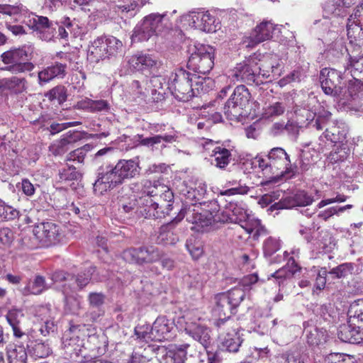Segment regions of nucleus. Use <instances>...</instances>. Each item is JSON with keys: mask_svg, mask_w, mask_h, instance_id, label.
<instances>
[{"mask_svg": "<svg viewBox=\"0 0 363 363\" xmlns=\"http://www.w3.org/2000/svg\"><path fill=\"white\" fill-rule=\"evenodd\" d=\"M140 174L139 164L134 160H120L116 165L100 167L93 184L96 194L102 195Z\"/></svg>", "mask_w": 363, "mask_h": 363, "instance_id": "nucleus-1", "label": "nucleus"}, {"mask_svg": "<svg viewBox=\"0 0 363 363\" xmlns=\"http://www.w3.org/2000/svg\"><path fill=\"white\" fill-rule=\"evenodd\" d=\"M214 86V82L209 77L201 78L180 68L172 73L168 83L169 90L179 101H188L195 95V90L199 93L208 91Z\"/></svg>", "mask_w": 363, "mask_h": 363, "instance_id": "nucleus-2", "label": "nucleus"}, {"mask_svg": "<svg viewBox=\"0 0 363 363\" xmlns=\"http://www.w3.org/2000/svg\"><path fill=\"white\" fill-rule=\"evenodd\" d=\"M260 172L265 178L261 182L262 186L278 182L281 177L291 172L289 155L281 147L271 149L266 157H256Z\"/></svg>", "mask_w": 363, "mask_h": 363, "instance_id": "nucleus-3", "label": "nucleus"}, {"mask_svg": "<svg viewBox=\"0 0 363 363\" xmlns=\"http://www.w3.org/2000/svg\"><path fill=\"white\" fill-rule=\"evenodd\" d=\"M24 23L45 41H50L55 37L68 41L69 38H72V21L68 17H65L59 23L50 21L45 16L29 13L25 18Z\"/></svg>", "mask_w": 363, "mask_h": 363, "instance_id": "nucleus-4", "label": "nucleus"}, {"mask_svg": "<svg viewBox=\"0 0 363 363\" xmlns=\"http://www.w3.org/2000/svg\"><path fill=\"white\" fill-rule=\"evenodd\" d=\"M120 206L125 213H134L137 216L145 218L157 219L164 217L168 213L163 209V205L160 204L154 196L149 194H143V187L141 196L133 195L129 201L122 199Z\"/></svg>", "mask_w": 363, "mask_h": 363, "instance_id": "nucleus-5", "label": "nucleus"}, {"mask_svg": "<svg viewBox=\"0 0 363 363\" xmlns=\"http://www.w3.org/2000/svg\"><path fill=\"white\" fill-rule=\"evenodd\" d=\"M245 297V291L240 287H235L227 292L220 293L214 296L213 313L219 317L218 326L225 325L235 310Z\"/></svg>", "mask_w": 363, "mask_h": 363, "instance_id": "nucleus-6", "label": "nucleus"}, {"mask_svg": "<svg viewBox=\"0 0 363 363\" xmlns=\"http://www.w3.org/2000/svg\"><path fill=\"white\" fill-rule=\"evenodd\" d=\"M33 51L34 48L32 44H25L4 52L1 57L2 62L7 66L1 69L14 74L33 70L34 65L28 61L31 59Z\"/></svg>", "mask_w": 363, "mask_h": 363, "instance_id": "nucleus-7", "label": "nucleus"}, {"mask_svg": "<svg viewBox=\"0 0 363 363\" xmlns=\"http://www.w3.org/2000/svg\"><path fill=\"white\" fill-rule=\"evenodd\" d=\"M123 48L122 42L113 36H100L90 42L88 48L87 60L91 63L115 57Z\"/></svg>", "mask_w": 363, "mask_h": 363, "instance_id": "nucleus-8", "label": "nucleus"}, {"mask_svg": "<svg viewBox=\"0 0 363 363\" xmlns=\"http://www.w3.org/2000/svg\"><path fill=\"white\" fill-rule=\"evenodd\" d=\"M33 233L30 243L28 244L32 249L55 245L63 238L60 227L52 222H42L35 225Z\"/></svg>", "mask_w": 363, "mask_h": 363, "instance_id": "nucleus-9", "label": "nucleus"}, {"mask_svg": "<svg viewBox=\"0 0 363 363\" xmlns=\"http://www.w3.org/2000/svg\"><path fill=\"white\" fill-rule=\"evenodd\" d=\"M187 62L189 69L202 74L210 72L214 65V50L211 46L198 44L189 48Z\"/></svg>", "mask_w": 363, "mask_h": 363, "instance_id": "nucleus-10", "label": "nucleus"}, {"mask_svg": "<svg viewBox=\"0 0 363 363\" xmlns=\"http://www.w3.org/2000/svg\"><path fill=\"white\" fill-rule=\"evenodd\" d=\"M250 98V93L245 86H238L223 107L226 117L229 120L235 121L244 116Z\"/></svg>", "mask_w": 363, "mask_h": 363, "instance_id": "nucleus-11", "label": "nucleus"}, {"mask_svg": "<svg viewBox=\"0 0 363 363\" xmlns=\"http://www.w3.org/2000/svg\"><path fill=\"white\" fill-rule=\"evenodd\" d=\"M185 333L194 340L199 342L204 349L211 344V330L206 325L200 322V318L193 316L191 313H187L179 321Z\"/></svg>", "mask_w": 363, "mask_h": 363, "instance_id": "nucleus-12", "label": "nucleus"}, {"mask_svg": "<svg viewBox=\"0 0 363 363\" xmlns=\"http://www.w3.org/2000/svg\"><path fill=\"white\" fill-rule=\"evenodd\" d=\"M258 59L253 55L237 64L236 67L231 71L229 77L233 81L244 82L249 84L258 86L261 81L257 79Z\"/></svg>", "mask_w": 363, "mask_h": 363, "instance_id": "nucleus-13", "label": "nucleus"}, {"mask_svg": "<svg viewBox=\"0 0 363 363\" xmlns=\"http://www.w3.org/2000/svg\"><path fill=\"white\" fill-rule=\"evenodd\" d=\"M122 257L128 262L143 264L160 260L162 252L156 247L143 246L127 249L123 252Z\"/></svg>", "mask_w": 363, "mask_h": 363, "instance_id": "nucleus-14", "label": "nucleus"}, {"mask_svg": "<svg viewBox=\"0 0 363 363\" xmlns=\"http://www.w3.org/2000/svg\"><path fill=\"white\" fill-rule=\"evenodd\" d=\"M191 28L206 33H213L220 27L219 22L208 11H192L184 16Z\"/></svg>", "mask_w": 363, "mask_h": 363, "instance_id": "nucleus-15", "label": "nucleus"}, {"mask_svg": "<svg viewBox=\"0 0 363 363\" xmlns=\"http://www.w3.org/2000/svg\"><path fill=\"white\" fill-rule=\"evenodd\" d=\"M320 81L325 94L339 99L343 87L341 85L342 77L339 72L335 69L325 68L320 72Z\"/></svg>", "mask_w": 363, "mask_h": 363, "instance_id": "nucleus-16", "label": "nucleus"}, {"mask_svg": "<svg viewBox=\"0 0 363 363\" xmlns=\"http://www.w3.org/2000/svg\"><path fill=\"white\" fill-rule=\"evenodd\" d=\"M191 206L194 207L193 209L189 206L187 209L181 210L179 213L182 212L184 217L186 216V220L194 225L191 227L192 230L203 232L214 222L212 215L206 211H203L199 207L196 208L195 204Z\"/></svg>", "mask_w": 363, "mask_h": 363, "instance_id": "nucleus-17", "label": "nucleus"}, {"mask_svg": "<svg viewBox=\"0 0 363 363\" xmlns=\"http://www.w3.org/2000/svg\"><path fill=\"white\" fill-rule=\"evenodd\" d=\"M277 26L270 21H263L252 31L249 36L244 38L242 44L246 48H252L259 43L269 40Z\"/></svg>", "mask_w": 363, "mask_h": 363, "instance_id": "nucleus-18", "label": "nucleus"}, {"mask_svg": "<svg viewBox=\"0 0 363 363\" xmlns=\"http://www.w3.org/2000/svg\"><path fill=\"white\" fill-rule=\"evenodd\" d=\"M158 63L157 57L143 52L135 54L130 56L128 60L129 69L142 73L150 72L157 67Z\"/></svg>", "mask_w": 363, "mask_h": 363, "instance_id": "nucleus-19", "label": "nucleus"}, {"mask_svg": "<svg viewBox=\"0 0 363 363\" xmlns=\"http://www.w3.org/2000/svg\"><path fill=\"white\" fill-rule=\"evenodd\" d=\"M227 332L220 337L221 343L224 348L230 352L238 351L242 340L238 333V326L234 320H228L225 325H221Z\"/></svg>", "mask_w": 363, "mask_h": 363, "instance_id": "nucleus-20", "label": "nucleus"}, {"mask_svg": "<svg viewBox=\"0 0 363 363\" xmlns=\"http://www.w3.org/2000/svg\"><path fill=\"white\" fill-rule=\"evenodd\" d=\"M128 138L130 142L128 145H131V147H136L139 145H142L153 150L162 142L172 143L176 141L177 135L175 134L164 133L163 135H155L151 137L144 138L143 135L137 134L133 138L128 137Z\"/></svg>", "mask_w": 363, "mask_h": 363, "instance_id": "nucleus-21", "label": "nucleus"}, {"mask_svg": "<svg viewBox=\"0 0 363 363\" xmlns=\"http://www.w3.org/2000/svg\"><path fill=\"white\" fill-rule=\"evenodd\" d=\"M143 194H149L154 196L155 199L160 197V199L164 203H162L163 209L169 213L174 199L173 192L169 188L164 185L152 184L150 181H145L143 184Z\"/></svg>", "mask_w": 363, "mask_h": 363, "instance_id": "nucleus-22", "label": "nucleus"}, {"mask_svg": "<svg viewBox=\"0 0 363 363\" xmlns=\"http://www.w3.org/2000/svg\"><path fill=\"white\" fill-rule=\"evenodd\" d=\"M341 92L338 100L342 101L343 103L353 102L352 106L355 110L363 101V84L355 77L350 80L346 86L342 87Z\"/></svg>", "mask_w": 363, "mask_h": 363, "instance_id": "nucleus-23", "label": "nucleus"}, {"mask_svg": "<svg viewBox=\"0 0 363 363\" xmlns=\"http://www.w3.org/2000/svg\"><path fill=\"white\" fill-rule=\"evenodd\" d=\"M143 21L155 35H165L173 26L167 13H150L144 17Z\"/></svg>", "mask_w": 363, "mask_h": 363, "instance_id": "nucleus-24", "label": "nucleus"}, {"mask_svg": "<svg viewBox=\"0 0 363 363\" xmlns=\"http://www.w3.org/2000/svg\"><path fill=\"white\" fill-rule=\"evenodd\" d=\"M152 330L157 341L169 340L174 336V323L164 315L158 316L152 325Z\"/></svg>", "mask_w": 363, "mask_h": 363, "instance_id": "nucleus-25", "label": "nucleus"}, {"mask_svg": "<svg viewBox=\"0 0 363 363\" xmlns=\"http://www.w3.org/2000/svg\"><path fill=\"white\" fill-rule=\"evenodd\" d=\"M280 64L277 56L271 55L264 57L263 60H258L257 79L261 81V84L264 80H272V76L276 77L280 75Z\"/></svg>", "mask_w": 363, "mask_h": 363, "instance_id": "nucleus-26", "label": "nucleus"}, {"mask_svg": "<svg viewBox=\"0 0 363 363\" xmlns=\"http://www.w3.org/2000/svg\"><path fill=\"white\" fill-rule=\"evenodd\" d=\"M82 138V133L77 130H69L62 135L60 140L54 141L49 147L50 152L55 155L65 154L69 148V145L75 143Z\"/></svg>", "mask_w": 363, "mask_h": 363, "instance_id": "nucleus-27", "label": "nucleus"}, {"mask_svg": "<svg viewBox=\"0 0 363 363\" xmlns=\"http://www.w3.org/2000/svg\"><path fill=\"white\" fill-rule=\"evenodd\" d=\"M313 202V198L304 191L296 192L293 196L281 199L279 202L274 203L270 209L291 208L294 206H306Z\"/></svg>", "mask_w": 363, "mask_h": 363, "instance_id": "nucleus-28", "label": "nucleus"}, {"mask_svg": "<svg viewBox=\"0 0 363 363\" xmlns=\"http://www.w3.org/2000/svg\"><path fill=\"white\" fill-rule=\"evenodd\" d=\"M242 203L234 202L232 200L225 206V211L223 213V218L218 220L223 222L242 223L248 217L247 211Z\"/></svg>", "mask_w": 363, "mask_h": 363, "instance_id": "nucleus-29", "label": "nucleus"}, {"mask_svg": "<svg viewBox=\"0 0 363 363\" xmlns=\"http://www.w3.org/2000/svg\"><path fill=\"white\" fill-rule=\"evenodd\" d=\"M354 323L342 324L339 326L337 331L338 338L344 342L351 344H359L363 342V328L353 326Z\"/></svg>", "mask_w": 363, "mask_h": 363, "instance_id": "nucleus-30", "label": "nucleus"}, {"mask_svg": "<svg viewBox=\"0 0 363 363\" xmlns=\"http://www.w3.org/2000/svg\"><path fill=\"white\" fill-rule=\"evenodd\" d=\"M184 218V214L182 212L171 222L162 225L160 228L157 242L162 245H174L179 240V237L174 232V228L179 221Z\"/></svg>", "mask_w": 363, "mask_h": 363, "instance_id": "nucleus-31", "label": "nucleus"}, {"mask_svg": "<svg viewBox=\"0 0 363 363\" xmlns=\"http://www.w3.org/2000/svg\"><path fill=\"white\" fill-rule=\"evenodd\" d=\"M22 340L16 339L14 342L6 347V354L8 363H27L28 354Z\"/></svg>", "mask_w": 363, "mask_h": 363, "instance_id": "nucleus-32", "label": "nucleus"}, {"mask_svg": "<svg viewBox=\"0 0 363 363\" xmlns=\"http://www.w3.org/2000/svg\"><path fill=\"white\" fill-rule=\"evenodd\" d=\"M67 65L60 62H55L40 70L38 74V83L43 85L55 78H63L66 74Z\"/></svg>", "mask_w": 363, "mask_h": 363, "instance_id": "nucleus-33", "label": "nucleus"}, {"mask_svg": "<svg viewBox=\"0 0 363 363\" xmlns=\"http://www.w3.org/2000/svg\"><path fill=\"white\" fill-rule=\"evenodd\" d=\"M9 324L11 326L14 337L23 341L29 340V335L24 333L21 328V321L23 318V312L16 308L9 311L6 315Z\"/></svg>", "mask_w": 363, "mask_h": 363, "instance_id": "nucleus-34", "label": "nucleus"}, {"mask_svg": "<svg viewBox=\"0 0 363 363\" xmlns=\"http://www.w3.org/2000/svg\"><path fill=\"white\" fill-rule=\"evenodd\" d=\"M147 3L148 0H118L113 9L118 13L132 17Z\"/></svg>", "mask_w": 363, "mask_h": 363, "instance_id": "nucleus-35", "label": "nucleus"}, {"mask_svg": "<svg viewBox=\"0 0 363 363\" xmlns=\"http://www.w3.org/2000/svg\"><path fill=\"white\" fill-rule=\"evenodd\" d=\"M303 333L306 339L310 345L317 346L326 342L327 333L323 328H319L317 326L309 323H304Z\"/></svg>", "mask_w": 363, "mask_h": 363, "instance_id": "nucleus-36", "label": "nucleus"}, {"mask_svg": "<svg viewBox=\"0 0 363 363\" xmlns=\"http://www.w3.org/2000/svg\"><path fill=\"white\" fill-rule=\"evenodd\" d=\"M150 84L148 89L151 91L152 101L158 102L164 100L169 89L166 79L161 76H154L150 79Z\"/></svg>", "mask_w": 363, "mask_h": 363, "instance_id": "nucleus-37", "label": "nucleus"}, {"mask_svg": "<svg viewBox=\"0 0 363 363\" xmlns=\"http://www.w3.org/2000/svg\"><path fill=\"white\" fill-rule=\"evenodd\" d=\"M232 153L230 149L223 145L216 146L213 150L211 164L220 169H225L232 160Z\"/></svg>", "mask_w": 363, "mask_h": 363, "instance_id": "nucleus-38", "label": "nucleus"}, {"mask_svg": "<svg viewBox=\"0 0 363 363\" xmlns=\"http://www.w3.org/2000/svg\"><path fill=\"white\" fill-rule=\"evenodd\" d=\"M26 348L28 350L29 353L36 358H45L51 353V349L48 344L41 340H34L24 342Z\"/></svg>", "mask_w": 363, "mask_h": 363, "instance_id": "nucleus-39", "label": "nucleus"}, {"mask_svg": "<svg viewBox=\"0 0 363 363\" xmlns=\"http://www.w3.org/2000/svg\"><path fill=\"white\" fill-rule=\"evenodd\" d=\"M189 345L187 343L174 345L167 352V363H184L186 360L187 349Z\"/></svg>", "mask_w": 363, "mask_h": 363, "instance_id": "nucleus-40", "label": "nucleus"}, {"mask_svg": "<svg viewBox=\"0 0 363 363\" xmlns=\"http://www.w3.org/2000/svg\"><path fill=\"white\" fill-rule=\"evenodd\" d=\"M206 185L203 183H198L195 184V187H190L184 186V188L181 189V194L184 195L186 199L191 201L199 202L204 198L206 194Z\"/></svg>", "mask_w": 363, "mask_h": 363, "instance_id": "nucleus-41", "label": "nucleus"}, {"mask_svg": "<svg viewBox=\"0 0 363 363\" xmlns=\"http://www.w3.org/2000/svg\"><path fill=\"white\" fill-rule=\"evenodd\" d=\"M50 287V286L46 284L44 277L38 275L33 281H30L28 284L21 289V292L24 296L30 294L39 295Z\"/></svg>", "mask_w": 363, "mask_h": 363, "instance_id": "nucleus-42", "label": "nucleus"}, {"mask_svg": "<svg viewBox=\"0 0 363 363\" xmlns=\"http://www.w3.org/2000/svg\"><path fill=\"white\" fill-rule=\"evenodd\" d=\"M299 269L300 267L295 263L294 258L291 257L287 266L277 270L272 274V277L277 280L278 284L280 286L284 280L291 278Z\"/></svg>", "mask_w": 363, "mask_h": 363, "instance_id": "nucleus-43", "label": "nucleus"}, {"mask_svg": "<svg viewBox=\"0 0 363 363\" xmlns=\"http://www.w3.org/2000/svg\"><path fill=\"white\" fill-rule=\"evenodd\" d=\"M240 223V226L249 233L252 234V238L257 240L259 236L266 234V229L262 226L259 220L250 219L249 216Z\"/></svg>", "mask_w": 363, "mask_h": 363, "instance_id": "nucleus-44", "label": "nucleus"}, {"mask_svg": "<svg viewBox=\"0 0 363 363\" xmlns=\"http://www.w3.org/2000/svg\"><path fill=\"white\" fill-rule=\"evenodd\" d=\"M6 90L11 94H21L26 89L27 81L24 77H11L4 78Z\"/></svg>", "mask_w": 363, "mask_h": 363, "instance_id": "nucleus-45", "label": "nucleus"}, {"mask_svg": "<svg viewBox=\"0 0 363 363\" xmlns=\"http://www.w3.org/2000/svg\"><path fill=\"white\" fill-rule=\"evenodd\" d=\"M323 16L330 18L331 16H343L345 15V9L342 5L340 0L327 1L323 6Z\"/></svg>", "mask_w": 363, "mask_h": 363, "instance_id": "nucleus-46", "label": "nucleus"}, {"mask_svg": "<svg viewBox=\"0 0 363 363\" xmlns=\"http://www.w3.org/2000/svg\"><path fill=\"white\" fill-rule=\"evenodd\" d=\"M318 249L325 253L330 252L335 247V242L331 234L327 230H321L318 233L315 244Z\"/></svg>", "mask_w": 363, "mask_h": 363, "instance_id": "nucleus-47", "label": "nucleus"}, {"mask_svg": "<svg viewBox=\"0 0 363 363\" xmlns=\"http://www.w3.org/2000/svg\"><path fill=\"white\" fill-rule=\"evenodd\" d=\"M145 23L142 20L135 27L131 36L133 42H143L148 40L155 35L151 29L146 26Z\"/></svg>", "mask_w": 363, "mask_h": 363, "instance_id": "nucleus-48", "label": "nucleus"}, {"mask_svg": "<svg viewBox=\"0 0 363 363\" xmlns=\"http://www.w3.org/2000/svg\"><path fill=\"white\" fill-rule=\"evenodd\" d=\"M349 323L363 322V298L352 302L347 310Z\"/></svg>", "mask_w": 363, "mask_h": 363, "instance_id": "nucleus-49", "label": "nucleus"}, {"mask_svg": "<svg viewBox=\"0 0 363 363\" xmlns=\"http://www.w3.org/2000/svg\"><path fill=\"white\" fill-rule=\"evenodd\" d=\"M345 71L351 74L353 78H356L359 74L363 72V55H349L348 61L345 66Z\"/></svg>", "mask_w": 363, "mask_h": 363, "instance_id": "nucleus-50", "label": "nucleus"}, {"mask_svg": "<svg viewBox=\"0 0 363 363\" xmlns=\"http://www.w3.org/2000/svg\"><path fill=\"white\" fill-rule=\"evenodd\" d=\"M88 11L93 16L94 19H101L106 17L107 14V4L103 0H96L91 1L90 6L87 8H82Z\"/></svg>", "mask_w": 363, "mask_h": 363, "instance_id": "nucleus-51", "label": "nucleus"}, {"mask_svg": "<svg viewBox=\"0 0 363 363\" xmlns=\"http://www.w3.org/2000/svg\"><path fill=\"white\" fill-rule=\"evenodd\" d=\"M347 134V130L345 127L340 128L337 126H333L324 133L325 138L334 143H342L346 139Z\"/></svg>", "mask_w": 363, "mask_h": 363, "instance_id": "nucleus-52", "label": "nucleus"}, {"mask_svg": "<svg viewBox=\"0 0 363 363\" xmlns=\"http://www.w3.org/2000/svg\"><path fill=\"white\" fill-rule=\"evenodd\" d=\"M152 333V326L150 325H138L135 328L136 340L140 342L147 343L150 341H157Z\"/></svg>", "mask_w": 363, "mask_h": 363, "instance_id": "nucleus-53", "label": "nucleus"}, {"mask_svg": "<svg viewBox=\"0 0 363 363\" xmlns=\"http://www.w3.org/2000/svg\"><path fill=\"white\" fill-rule=\"evenodd\" d=\"M353 25L363 29V0L355 7L353 13L348 18L347 30H350Z\"/></svg>", "mask_w": 363, "mask_h": 363, "instance_id": "nucleus-54", "label": "nucleus"}, {"mask_svg": "<svg viewBox=\"0 0 363 363\" xmlns=\"http://www.w3.org/2000/svg\"><path fill=\"white\" fill-rule=\"evenodd\" d=\"M65 308L72 313H77L82 308V298L79 296H68L67 289L63 290Z\"/></svg>", "mask_w": 363, "mask_h": 363, "instance_id": "nucleus-55", "label": "nucleus"}, {"mask_svg": "<svg viewBox=\"0 0 363 363\" xmlns=\"http://www.w3.org/2000/svg\"><path fill=\"white\" fill-rule=\"evenodd\" d=\"M92 148L93 146L91 145L86 144L84 146L69 152L67 156V160L83 163L86 153L91 151Z\"/></svg>", "mask_w": 363, "mask_h": 363, "instance_id": "nucleus-56", "label": "nucleus"}, {"mask_svg": "<svg viewBox=\"0 0 363 363\" xmlns=\"http://www.w3.org/2000/svg\"><path fill=\"white\" fill-rule=\"evenodd\" d=\"M281 247V241L279 238L270 236L263 242V252L264 256L271 257Z\"/></svg>", "mask_w": 363, "mask_h": 363, "instance_id": "nucleus-57", "label": "nucleus"}, {"mask_svg": "<svg viewBox=\"0 0 363 363\" xmlns=\"http://www.w3.org/2000/svg\"><path fill=\"white\" fill-rule=\"evenodd\" d=\"M354 269L353 264L346 262L333 268L328 274L332 275L333 278L341 279L347 277L352 273Z\"/></svg>", "mask_w": 363, "mask_h": 363, "instance_id": "nucleus-58", "label": "nucleus"}, {"mask_svg": "<svg viewBox=\"0 0 363 363\" xmlns=\"http://www.w3.org/2000/svg\"><path fill=\"white\" fill-rule=\"evenodd\" d=\"M144 82L138 80H134L130 85V94L134 99H145L149 94V89L144 87Z\"/></svg>", "mask_w": 363, "mask_h": 363, "instance_id": "nucleus-59", "label": "nucleus"}, {"mask_svg": "<svg viewBox=\"0 0 363 363\" xmlns=\"http://www.w3.org/2000/svg\"><path fill=\"white\" fill-rule=\"evenodd\" d=\"M0 13L12 16V15H16L20 14L21 16H24V18L23 19V23H24V19L26 16H28L30 13H28L25 9V7L22 4L19 5H9V4H0Z\"/></svg>", "mask_w": 363, "mask_h": 363, "instance_id": "nucleus-60", "label": "nucleus"}, {"mask_svg": "<svg viewBox=\"0 0 363 363\" xmlns=\"http://www.w3.org/2000/svg\"><path fill=\"white\" fill-rule=\"evenodd\" d=\"M45 96L50 101L57 100L59 104H62L67 100V89L64 86H57L47 92Z\"/></svg>", "mask_w": 363, "mask_h": 363, "instance_id": "nucleus-61", "label": "nucleus"}, {"mask_svg": "<svg viewBox=\"0 0 363 363\" xmlns=\"http://www.w3.org/2000/svg\"><path fill=\"white\" fill-rule=\"evenodd\" d=\"M285 111V106L283 103L276 102L267 106L263 113L267 118H274L282 115Z\"/></svg>", "mask_w": 363, "mask_h": 363, "instance_id": "nucleus-62", "label": "nucleus"}, {"mask_svg": "<svg viewBox=\"0 0 363 363\" xmlns=\"http://www.w3.org/2000/svg\"><path fill=\"white\" fill-rule=\"evenodd\" d=\"M18 216V211L11 206L0 201V221L13 220Z\"/></svg>", "mask_w": 363, "mask_h": 363, "instance_id": "nucleus-63", "label": "nucleus"}, {"mask_svg": "<svg viewBox=\"0 0 363 363\" xmlns=\"http://www.w3.org/2000/svg\"><path fill=\"white\" fill-rule=\"evenodd\" d=\"M93 271V269H90L86 272L78 274L76 277L73 276L70 281H74L78 288L82 289L89 283Z\"/></svg>", "mask_w": 363, "mask_h": 363, "instance_id": "nucleus-64", "label": "nucleus"}]
</instances>
